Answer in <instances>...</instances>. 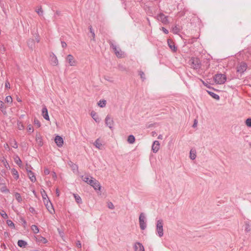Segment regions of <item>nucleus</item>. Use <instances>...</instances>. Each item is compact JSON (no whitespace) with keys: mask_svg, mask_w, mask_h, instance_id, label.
I'll use <instances>...</instances> for the list:
<instances>
[{"mask_svg":"<svg viewBox=\"0 0 251 251\" xmlns=\"http://www.w3.org/2000/svg\"><path fill=\"white\" fill-rule=\"evenodd\" d=\"M108 42L117 57L123 58L125 57L124 52H123L119 47H117L112 41L109 40Z\"/></svg>","mask_w":251,"mask_h":251,"instance_id":"obj_1","label":"nucleus"},{"mask_svg":"<svg viewBox=\"0 0 251 251\" xmlns=\"http://www.w3.org/2000/svg\"><path fill=\"white\" fill-rule=\"evenodd\" d=\"M189 64L191 67L195 70H198L201 67L200 60L197 57H192L189 61Z\"/></svg>","mask_w":251,"mask_h":251,"instance_id":"obj_2","label":"nucleus"},{"mask_svg":"<svg viewBox=\"0 0 251 251\" xmlns=\"http://www.w3.org/2000/svg\"><path fill=\"white\" fill-rule=\"evenodd\" d=\"M215 82L217 84H224L226 80V77L225 75L217 74L214 77Z\"/></svg>","mask_w":251,"mask_h":251,"instance_id":"obj_3","label":"nucleus"},{"mask_svg":"<svg viewBox=\"0 0 251 251\" xmlns=\"http://www.w3.org/2000/svg\"><path fill=\"white\" fill-rule=\"evenodd\" d=\"M163 221L162 220H159L156 222V232L159 237L163 235Z\"/></svg>","mask_w":251,"mask_h":251,"instance_id":"obj_4","label":"nucleus"},{"mask_svg":"<svg viewBox=\"0 0 251 251\" xmlns=\"http://www.w3.org/2000/svg\"><path fill=\"white\" fill-rule=\"evenodd\" d=\"M66 61L71 66H75L77 64V61L72 54L67 55L66 58Z\"/></svg>","mask_w":251,"mask_h":251,"instance_id":"obj_5","label":"nucleus"},{"mask_svg":"<svg viewBox=\"0 0 251 251\" xmlns=\"http://www.w3.org/2000/svg\"><path fill=\"white\" fill-rule=\"evenodd\" d=\"M89 184H90L91 186H92L95 190H100V183L98 180H97L95 179H94L92 178L90 181H89L88 183Z\"/></svg>","mask_w":251,"mask_h":251,"instance_id":"obj_6","label":"nucleus"},{"mask_svg":"<svg viewBox=\"0 0 251 251\" xmlns=\"http://www.w3.org/2000/svg\"><path fill=\"white\" fill-rule=\"evenodd\" d=\"M157 19L161 22L164 25H167L169 23L168 16H166L163 13H160L157 16Z\"/></svg>","mask_w":251,"mask_h":251,"instance_id":"obj_7","label":"nucleus"},{"mask_svg":"<svg viewBox=\"0 0 251 251\" xmlns=\"http://www.w3.org/2000/svg\"><path fill=\"white\" fill-rule=\"evenodd\" d=\"M139 223L141 229L144 230L146 227L145 216L143 213H141L139 216Z\"/></svg>","mask_w":251,"mask_h":251,"instance_id":"obj_8","label":"nucleus"},{"mask_svg":"<svg viewBox=\"0 0 251 251\" xmlns=\"http://www.w3.org/2000/svg\"><path fill=\"white\" fill-rule=\"evenodd\" d=\"M247 65L244 62L240 63L237 67V71L240 73H244L247 69Z\"/></svg>","mask_w":251,"mask_h":251,"instance_id":"obj_9","label":"nucleus"},{"mask_svg":"<svg viewBox=\"0 0 251 251\" xmlns=\"http://www.w3.org/2000/svg\"><path fill=\"white\" fill-rule=\"evenodd\" d=\"M50 57L51 65L52 66H57L58 64V61L55 55L51 53L50 55Z\"/></svg>","mask_w":251,"mask_h":251,"instance_id":"obj_10","label":"nucleus"},{"mask_svg":"<svg viewBox=\"0 0 251 251\" xmlns=\"http://www.w3.org/2000/svg\"><path fill=\"white\" fill-rule=\"evenodd\" d=\"M160 143L158 141H155L152 145L151 150L154 153H156L160 149Z\"/></svg>","mask_w":251,"mask_h":251,"instance_id":"obj_11","label":"nucleus"},{"mask_svg":"<svg viewBox=\"0 0 251 251\" xmlns=\"http://www.w3.org/2000/svg\"><path fill=\"white\" fill-rule=\"evenodd\" d=\"M54 141L57 146L60 147L63 146L64 143L63 139L60 136H56Z\"/></svg>","mask_w":251,"mask_h":251,"instance_id":"obj_12","label":"nucleus"},{"mask_svg":"<svg viewBox=\"0 0 251 251\" xmlns=\"http://www.w3.org/2000/svg\"><path fill=\"white\" fill-rule=\"evenodd\" d=\"M26 171L27 173V175L29 177V178L30 179V180L32 182H35L36 180V177L34 175V174L30 170H29L28 169H26Z\"/></svg>","mask_w":251,"mask_h":251,"instance_id":"obj_13","label":"nucleus"},{"mask_svg":"<svg viewBox=\"0 0 251 251\" xmlns=\"http://www.w3.org/2000/svg\"><path fill=\"white\" fill-rule=\"evenodd\" d=\"M135 251H145L143 246L140 243H136L134 245Z\"/></svg>","mask_w":251,"mask_h":251,"instance_id":"obj_14","label":"nucleus"},{"mask_svg":"<svg viewBox=\"0 0 251 251\" xmlns=\"http://www.w3.org/2000/svg\"><path fill=\"white\" fill-rule=\"evenodd\" d=\"M45 204L50 213L53 214L54 212V210L51 203L50 201H47V203Z\"/></svg>","mask_w":251,"mask_h":251,"instance_id":"obj_15","label":"nucleus"},{"mask_svg":"<svg viewBox=\"0 0 251 251\" xmlns=\"http://www.w3.org/2000/svg\"><path fill=\"white\" fill-rule=\"evenodd\" d=\"M105 123L110 128H112L113 126V121L109 116H107L105 118Z\"/></svg>","mask_w":251,"mask_h":251,"instance_id":"obj_16","label":"nucleus"},{"mask_svg":"<svg viewBox=\"0 0 251 251\" xmlns=\"http://www.w3.org/2000/svg\"><path fill=\"white\" fill-rule=\"evenodd\" d=\"M42 114L43 117L47 120L49 121L50 118L48 115V110L46 107H44L42 110Z\"/></svg>","mask_w":251,"mask_h":251,"instance_id":"obj_17","label":"nucleus"},{"mask_svg":"<svg viewBox=\"0 0 251 251\" xmlns=\"http://www.w3.org/2000/svg\"><path fill=\"white\" fill-rule=\"evenodd\" d=\"M35 238L36 239V241L38 242L43 244H46L48 242V240L45 238L40 235H38Z\"/></svg>","mask_w":251,"mask_h":251,"instance_id":"obj_18","label":"nucleus"},{"mask_svg":"<svg viewBox=\"0 0 251 251\" xmlns=\"http://www.w3.org/2000/svg\"><path fill=\"white\" fill-rule=\"evenodd\" d=\"M27 44L28 47L31 50H33L35 48V43L34 40L33 39H29L28 40Z\"/></svg>","mask_w":251,"mask_h":251,"instance_id":"obj_19","label":"nucleus"},{"mask_svg":"<svg viewBox=\"0 0 251 251\" xmlns=\"http://www.w3.org/2000/svg\"><path fill=\"white\" fill-rule=\"evenodd\" d=\"M94 146L98 149H101L102 148V144L101 142V141L100 140V139H97L94 144Z\"/></svg>","mask_w":251,"mask_h":251,"instance_id":"obj_20","label":"nucleus"},{"mask_svg":"<svg viewBox=\"0 0 251 251\" xmlns=\"http://www.w3.org/2000/svg\"><path fill=\"white\" fill-rule=\"evenodd\" d=\"M91 116L96 122H100V118L98 114L96 112L94 111H92L91 112Z\"/></svg>","mask_w":251,"mask_h":251,"instance_id":"obj_21","label":"nucleus"},{"mask_svg":"<svg viewBox=\"0 0 251 251\" xmlns=\"http://www.w3.org/2000/svg\"><path fill=\"white\" fill-rule=\"evenodd\" d=\"M168 44L170 49L173 51H176V48L175 47L174 43L171 39L168 40Z\"/></svg>","mask_w":251,"mask_h":251,"instance_id":"obj_22","label":"nucleus"},{"mask_svg":"<svg viewBox=\"0 0 251 251\" xmlns=\"http://www.w3.org/2000/svg\"><path fill=\"white\" fill-rule=\"evenodd\" d=\"M35 11L39 16H43L44 11L41 6H39L36 8Z\"/></svg>","mask_w":251,"mask_h":251,"instance_id":"obj_23","label":"nucleus"},{"mask_svg":"<svg viewBox=\"0 0 251 251\" xmlns=\"http://www.w3.org/2000/svg\"><path fill=\"white\" fill-rule=\"evenodd\" d=\"M11 173L14 176L15 179H18L19 178V174L17 171L15 169H12L11 170Z\"/></svg>","mask_w":251,"mask_h":251,"instance_id":"obj_24","label":"nucleus"},{"mask_svg":"<svg viewBox=\"0 0 251 251\" xmlns=\"http://www.w3.org/2000/svg\"><path fill=\"white\" fill-rule=\"evenodd\" d=\"M82 179L85 182L87 183L88 184L89 181H90V180L93 178L92 177H89L87 175L83 176L81 177Z\"/></svg>","mask_w":251,"mask_h":251,"instance_id":"obj_25","label":"nucleus"},{"mask_svg":"<svg viewBox=\"0 0 251 251\" xmlns=\"http://www.w3.org/2000/svg\"><path fill=\"white\" fill-rule=\"evenodd\" d=\"M196 157V151L195 150H191L190 152V158L194 160Z\"/></svg>","mask_w":251,"mask_h":251,"instance_id":"obj_26","label":"nucleus"},{"mask_svg":"<svg viewBox=\"0 0 251 251\" xmlns=\"http://www.w3.org/2000/svg\"><path fill=\"white\" fill-rule=\"evenodd\" d=\"M135 139L133 135H130L128 137L127 142L129 144H133L135 142Z\"/></svg>","mask_w":251,"mask_h":251,"instance_id":"obj_27","label":"nucleus"},{"mask_svg":"<svg viewBox=\"0 0 251 251\" xmlns=\"http://www.w3.org/2000/svg\"><path fill=\"white\" fill-rule=\"evenodd\" d=\"M14 196L16 200L18 201V202H21L22 201V197L19 193H15Z\"/></svg>","mask_w":251,"mask_h":251,"instance_id":"obj_28","label":"nucleus"},{"mask_svg":"<svg viewBox=\"0 0 251 251\" xmlns=\"http://www.w3.org/2000/svg\"><path fill=\"white\" fill-rule=\"evenodd\" d=\"M106 100H100L98 102V105L100 107H103L106 105Z\"/></svg>","mask_w":251,"mask_h":251,"instance_id":"obj_29","label":"nucleus"},{"mask_svg":"<svg viewBox=\"0 0 251 251\" xmlns=\"http://www.w3.org/2000/svg\"><path fill=\"white\" fill-rule=\"evenodd\" d=\"M27 243L25 241L22 240H20L18 242V245L20 247H24L26 245Z\"/></svg>","mask_w":251,"mask_h":251,"instance_id":"obj_30","label":"nucleus"},{"mask_svg":"<svg viewBox=\"0 0 251 251\" xmlns=\"http://www.w3.org/2000/svg\"><path fill=\"white\" fill-rule=\"evenodd\" d=\"M5 102H7L8 104H11L12 102V98L11 96L9 95L6 96L5 100Z\"/></svg>","mask_w":251,"mask_h":251,"instance_id":"obj_31","label":"nucleus"},{"mask_svg":"<svg viewBox=\"0 0 251 251\" xmlns=\"http://www.w3.org/2000/svg\"><path fill=\"white\" fill-rule=\"evenodd\" d=\"M31 228L34 233H38L39 231L38 227L36 225H32Z\"/></svg>","mask_w":251,"mask_h":251,"instance_id":"obj_32","label":"nucleus"},{"mask_svg":"<svg viewBox=\"0 0 251 251\" xmlns=\"http://www.w3.org/2000/svg\"><path fill=\"white\" fill-rule=\"evenodd\" d=\"M0 191L3 193H9V190L6 186L3 185L0 188Z\"/></svg>","mask_w":251,"mask_h":251,"instance_id":"obj_33","label":"nucleus"},{"mask_svg":"<svg viewBox=\"0 0 251 251\" xmlns=\"http://www.w3.org/2000/svg\"><path fill=\"white\" fill-rule=\"evenodd\" d=\"M74 196L77 203H79L81 202V199L78 195L74 194Z\"/></svg>","mask_w":251,"mask_h":251,"instance_id":"obj_34","label":"nucleus"},{"mask_svg":"<svg viewBox=\"0 0 251 251\" xmlns=\"http://www.w3.org/2000/svg\"><path fill=\"white\" fill-rule=\"evenodd\" d=\"M14 161L19 166H21L22 165V161L18 156H16L14 158Z\"/></svg>","mask_w":251,"mask_h":251,"instance_id":"obj_35","label":"nucleus"},{"mask_svg":"<svg viewBox=\"0 0 251 251\" xmlns=\"http://www.w3.org/2000/svg\"><path fill=\"white\" fill-rule=\"evenodd\" d=\"M139 75L140 76V78L142 79L143 81L145 80L146 79L145 78V75L144 73L142 71H139Z\"/></svg>","mask_w":251,"mask_h":251,"instance_id":"obj_36","label":"nucleus"},{"mask_svg":"<svg viewBox=\"0 0 251 251\" xmlns=\"http://www.w3.org/2000/svg\"><path fill=\"white\" fill-rule=\"evenodd\" d=\"M246 124L247 126L251 127V118H249L246 120Z\"/></svg>","mask_w":251,"mask_h":251,"instance_id":"obj_37","label":"nucleus"},{"mask_svg":"<svg viewBox=\"0 0 251 251\" xmlns=\"http://www.w3.org/2000/svg\"><path fill=\"white\" fill-rule=\"evenodd\" d=\"M27 130L30 133H32L33 131V127L31 125H29L27 126Z\"/></svg>","mask_w":251,"mask_h":251,"instance_id":"obj_38","label":"nucleus"},{"mask_svg":"<svg viewBox=\"0 0 251 251\" xmlns=\"http://www.w3.org/2000/svg\"><path fill=\"white\" fill-rule=\"evenodd\" d=\"M89 29H90V31L91 33L92 34V35L93 37V40L94 41L95 38V34L94 31L93 30V29H92V27L91 26H90L89 27Z\"/></svg>","mask_w":251,"mask_h":251,"instance_id":"obj_39","label":"nucleus"},{"mask_svg":"<svg viewBox=\"0 0 251 251\" xmlns=\"http://www.w3.org/2000/svg\"><path fill=\"white\" fill-rule=\"evenodd\" d=\"M7 224L9 226L14 227V224L11 220H8Z\"/></svg>","mask_w":251,"mask_h":251,"instance_id":"obj_40","label":"nucleus"},{"mask_svg":"<svg viewBox=\"0 0 251 251\" xmlns=\"http://www.w3.org/2000/svg\"><path fill=\"white\" fill-rule=\"evenodd\" d=\"M34 124L37 126L38 127L40 126V123L37 119H34Z\"/></svg>","mask_w":251,"mask_h":251,"instance_id":"obj_41","label":"nucleus"},{"mask_svg":"<svg viewBox=\"0 0 251 251\" xmlns=\"http://www.w3.org/2000/svg\"><path fill=\"white\" fill-rule=\"evenodd\" d=\"M0 215H1V216L3 218H5V219L7 218V217H8V216H7V214H6V213H5V212H4V211H2V212L0 213Z\"/></svg>","mask_w":251,"mask_h":251,"instance_id":"obj_42","label":"nucleus"},{"mask_svg":"<svg viewBox=\"0 0 251 251\" xmlns=\"http://www.w3.org/2000/svg\"><path fill=\"white\" fill-rule=\"evenodd\" d=\"M50 172V170L48 168L44 169V173L45 175L49 174Z\"/></svg>","mask_w":251,"mask_h":251,"instance_id":"obj_43","label":"nucleus"},{"mask_svg":"<svg viewBox=\"0 0 251 251\" xmlns=\"http://www.w3.org/2000/svg\"><path fill=\"white\" fill-rule=\"evenodd\" d=\"M5 87L6 88H10V83L8 81H6L5 83Z\"/></svg>","mask_w":251,"mask_h":251,"instance_id":"obj_44","label":"nucleus"},{"mask_svg":"<svg viewBox=\"0 0 251 251\" xmlns=\"http://www.w3.org/2000/svg\"><path fill=\"white\" fill-rule=\"evenodd\" d=\"M61 45L63 48H65L67 47V44L64 41H61Z\"/></svg>","mask_w":251,"mask_h":251,"instance_id":"obj_45","label":"nucleus"},{"mask_svg":"<svg viewBox=\"0 0 251 251\" xmlns=\"http://www.w3.org/2000/svg\"><path fill=\"white\" fill-rule=\"evenodd\" d=\"M211 96L216 100H219L220 99V97H219V95H211Z\"/></svg>","mask_w":251,"mask_h":251,"instance_id":"obj_46","label":"nucleus"},{"mask_svg":"<svg viewBox=\"0 0 251 251\" xmlns=\"http://www.w3.org/2000/svg\"><path fill=\"white\" fill-rule=\"evenodd\" d=\"M162 29L163 30V31L165 33V34H168L169 33V31L168 30L166 29L165 27H162Z\"/></svg>","mask_w":251,"mask_h":251,"instance_id":"obj_47","label":"nucleus"},{"mask_svg":"<svg viewBox=\"0 0 251 251\" xmlns=\"http://www.w3.org/2000/svg\"><path fill=\"white\" fill-rule=\"evenodd\" d=\"M108 207L110 209L114 208V205L112 202H110L109 203H108Z\"/></svg>","mask_w":251,"mask_h":251,"instance_id":"obj_48","label":"nucleus"},{"mask_svg":"<svg viewBox=\"0 0 251 251\" xmlns=\"http://www.w3.org/2000/svg\"><path fill=\"white\" fill-rule=\"evenodd\" d=\"M18 128H19V129L20 130H22V129H23V128H24V126H23V125H22L21 123H19V127H18Z\"/></svg>","mask_w":251,"mask_h":251,"instance_id":"obj_49","label":"nucleus"},{"mask_svg":"<svg viewBox=\"0 0 251 251\" xmlns=\"http://www.w3.org/2000/svg\"><path fill=\"white\" fill-rule=\"evenodd\" d=\"M3 102L2 101L0 100V108H3Z\"/></svg>","mask_w":251,"mask_h":251,"instance_id":"obj_50","label":"nucleus"},{"mask_svg":"<svg viewBox=\"0 0 251 251\" xmlns=\"http://www.w3.org/2000/svg\"><path fill=\"white\" fill-rule=\"evenodd\" d=\"M76 246L78 248H81V243L78 241L77 244H76Z\"/></svg>","mask_w":251,"mask_h":251,"instance_id":"obj_51","label":"nucleus"},{"mask_svg":"<svg viewBox=\"0 0 251 251\" xmlns=\"http://www.w3.org/2000/svg\"><path fill=\"white\" fill-rule=\"evenodd\" d=\"M44 202L45 204L47 203V201H50L48 199H47V198H44Z\"/></svg>","mask_w":251,"mask_h":251,"instance_id":"obj_52","label":"nucleus"},{"mask_svg":"<svg viewBox=\"0 0 251 251\" xmlns=\"http://www.w3.org/2000/svg\"><path fill=\"white\" fill-rule=\"evenodd\" d=\"M197 123H197V121L196 120H195V122H194V124H193V127H196V126H197Z\"/></svg>","mask_w":251,"mask_h":251,"instance_id":"obj_53","label":"nucleus"},{"mask_svg":"<svg viewBox=\"0 0 251 251\" xmlns=\"http://www.w3.org/2000/svg\"><path fill=\"white\" fill-rule=\"evenodd\" d=\"M52 177H53L54 179H55V178H56L57 176H56V174H55L54 172H53V173L52 174Z\"/></svg>","mask_w":251,"mask_h":251,"instance_id":"obj_54","label":"nucleus"},{"mask_svg":"<svg viewBox=\"0 0 251 251\" xmlns=\"http://www.w3.org/2000/svg\"><path fill=\"white\" fill-rule=\"evenodd\" d=\"M173 31L175 33H176L178 32L177 27L176 26L173 28Z\"/></svg>","mask_w":251,"mask_h":251,"instance_id":"obj_55","label":"nucleus"},{"mask_svg":"<svg viewBox=\"0 0 251 251\" xmlns=\"http://www.w3.org/2000/svg\"><path fill=\"white\" fill-rule=\"evenodd\" d=\"M56 195H57V196H59V190L58 189H57L56 190Z\"/></svg>","mask_w":251,"mask_h":251,"instance_id":"obj_56","label":"nucleus"},{"mask_svg":"<svg viewBox=\"0 0 251 251\" xmlns=\"http://www.w3.org/2000/svg\"><path fill=\"white\" fill-rule=\"evenodd\" d=\"M158 139H160V140H162L163 139V136L162 135H159L158 136Z\"/></svg>","mask_w":251,"mask_h":251,"instance_id":"obj_57","label":"nucleus"},{"mask_svg":"<svg viewBox=\"0 0 251 251\" xmlns=\"http://www.w3.org/2000/svg\"><path fill=\"white\" fill-rule=\"evenodd\" d=\"M13 147L15 148H17L18 147L17 144L15 143V144L13 146Z\"/></svg>","mask_w":251,"mask_h":251,"instance_id":"obj_58","label":"nucleus"},{"mask_svg":"<svg viewBox=\"0 0 251 251\" xmlns=\"http://www.w3.org/2000/svg\"><path fill=\"white\" fill-rule=\"evenodd\" d=\"M42 197H43V199L44 200V198H46V197H47V195H44L43 194H42Z\"/></svg>","mask_w":251,"mask_h":251,"instance_id":"obj_59","label":"nucleus"},{"mask_svg":"<svg viewBox=\"0 0 251 251\" xmlns=\"http://www.w3.org/2000/svg\"><path fill=\"white\" fill-rule=\"evenodd\" d=\"M207 92L208 93V94H209V95L214 94V93H213V92H209V91H207Z\"/></svg>","mask_w":251,"mask_h":251,"instance_id":"obj_60","label":"nucleus"},{"mask_svg":"<svg viewBox=\"0 0 251 251\" xmlns=\"http://www.w3.org/2000/svg\"><path fill=\"white\" fill-rule=\"evenodd\" d=\"M36 39L37 42H39L40 40L38 38H36Z\"/></svg>","mask_w":251,"mask_h":251,"instance_id":"obj_61","label":"nucleus"},{"mask_svg":"<svg viewBox=\"0 0 251 251\" xmlns=\"http://www.w3.org/2000/svg\"><path fill=\"white\" fill-rule=\"evenodd\" d=\"M17 100H18L19 101H21V100H20V99H19V98H17Z\"/></svg>","mask_w":251,"mask_h":251,"instance_id":"obj_62","label":"nucleus"},{"mask_svg":"<svg viewBox=\"0 0 251 251\" xmlns=\"http://www.w3.org/2000/svg\"><path fill=\"white\" fill-rule=\"evenodd\" d=\"M202 82L205 85V82L204 81H202Z\"/></svg>","mask_w":251,"mask_h":251,"instance_id":"obj_63","label":"nucleus"}]
</instances>
